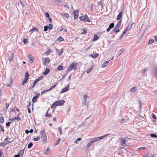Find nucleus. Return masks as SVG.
<instances>
[{
    "instance_id": "1",
    "label": "nucleus",
    "mask_w": 157,
    "mask_h": 157,
    "mask_svg": "<svg viewBox=\"0 0 157 157\" xmlns=\"http://www.w3.org/2000/svg\"><path fill=\"white\" fill-rule=\"evenodd\" d=\"M109 135V134H107L103 136L100 137L94 138H93L91 139L90 140V141L93 144L95 142L97 141H99L104 138H105V137L106 136H107Z\"/></svg>"
},
{
    "instance_id": "2",
    "label": "nucleus",
    "mask_w": 157,
    "mask_h": 157,
    "mask_svg": "<svg viewBox=\"0 0 157 157\" xmlns=\"http://www.w3.org/2000/svg\"><path fill=\"white\" fill-rule=\"evenodd\" d=\"M77 64L76 63H72L71 64L69 67L67 69V72H69L70 71L72 70L73 69H74L75 70L76 69Z\"/></svg>"
},
{
    "instance_id": "3",
    "label": "nucleus",
    "mask_w": 157,
    "mask_h": 157,
    "mask_svg": "<svg viewBox=\"0 0 157 157\" xmlns=\"http://www.w3.org/2000/svg\"><path fill=\"white\" fill-rule=\"evenodd\" d=\"M41 139L43 142L47 140V136L46 133L44 131H42L40 132Z\"/></svg>"
},
{
    "instance_id": "4",
    "label": "nucleus",
    "mask_w": 157,
    "mask_h": 157,
    "mask_svg": "<svg viewBox=\"0 0 157 157\" xmlns=\"http://www.w3.org/2000/svg\"><path fill=\"white\" fill-rule=\"evenodd\" d=\"M29 76V74L28 72H26L25 75V77L21 83L22 85H24L26 82L28 80Z\"/></svg>"
},
{
    "instance_id": "5",
    "label": "nucleus",
    "mask_w": 157,
    "mask_h": 157,
    "mask_svg": "<svg viewBox=\"0 0 157 157\" xmlns=\"http://www.w3.org/2000/svg\"><path fill=\"white\" fill-rule=\"evenodd\" d=\"M13 79L12 78H10L6 80V84L8 86H10L12 84Z\"/></svg>"
},
{
    "instance_id": "6",
    "label": "nucleus",
    "mask_w": 157,
    "mask_h": 157,
    "mask_svg": "<svg viewBox=\"0 0 157 157\" xmlns=\"http://www.w3.org/2000/svg\"><path fill=\"white\" fill-rule=\"evenodd\" d=\"M42 60L44 65H46V64L49 63L50 61V59L48 57L43 58L42 59Z\"/></svg>"
},
{
    "instance_id": "7",
    "label": "nucleus",
    "mask_w": 157,
    "mask_h": 157,
    "mask_svg": "<svg viewBox=\"0 0 157 157\" xmlns=\"http://www.w3.org/2000/svg\"><path fill=\"white\" fill-rule=\"evenodd\" d=\"M56 85H57V84H54V85H53V86H52L49 89L47 90H44V91H42L41 93V95H43L45 92H47L48 91H50L52 89H53L55 87H56Z\"/></svg>"
},
{
    "instance_id": "8",
    "label": "nucleus",
    "mask_w": 157,
    "mask_h": 157,
    "mask_svg": "<svg viewBox=\"0 0 157 157\" xmlns=\"http://www.w3.org/2000/svg\"><path fill=\"white\" fill-rule=\"evenodd\" d=\"M55 102L57 106H59L62 105L64 103V101L63 100H61L56 101Z\"/></svg>"
},
{
    "instance_id": "9",
    "label": "nucleus",
    "mask_w": 157,
    "mask_h": 157,
    "mask_svg": "<svg viewBox=\"0 0 157 157\" xmlns=\"http://www.w3.org/2000/svg\"><path fill=\"white\" fill-rule=\"evenodd\" d=\"M40 93H37L36 95L34 96L32 99V102H33L35 103L36 102V100L37 98L39 97L40 96Z\"/></svg>"
},
{
    "instance_id": "10",
    "label": "nucleus",
    "mask_w": 157,
    "mask_h": 157,
    "mask_svg": "<svg viewBox=\"0 0 157 157\" xmlns=\"http://www.w3.org/2000/svg\"><path fill=\"white\" fill-rule=\"evenodd\" d=\"M114 23H111L109 25V27L107 29H106L107 32H109L110 31L111 29L113 28L114 27Z\"/></svg>"
},
{
    "instance_id": "11",
    "label": "nucleus",
    "mask_w": 157,
    "mask_h": 157,
    "mask_svg": "<svg viewBox=\"0 0 157 157\" xmlns=\"http://www.w3.org/2000/svg\"><path fill=\"white\" fill-rule=\"evenodd\" d=\"M123 13L122 11L120 12V13L119 14V15H118L117 18V19L118 20H119L120 19H121V21H120V22H121V18H122V16H123Z\"/></svg>"
},
{
    "instance_id": "12",
    "label": "nucleus",
    "mask_w": 157,
    "mask_h": 157,
    "mask_svg": "<svg viewBox=\"0 0 157 157\" xmlns=\"http://www.w3.org/2000/svg\"><path fill=\"white\" fill-rule=\"evenodd\" d=\"M11 140V138H5L4 140V142H5V143L6 144V145L7 144H8L10 143H11L12 141H10Z\"/></svg>"
},
{
    "instance_id": "13",
    "label": "nucleus",
    "mask_w": 157,
    "mask_h": 157,
    "mask_svg": "<svg viewBox=\"0 0 157 157\" xmlns=\"http://www.w3.org/2000/svg\"><path fill=\"white\" fill-rule=\"evenodd\" d=\"M74 19H77L78 16V12L77 10H75L74 11Z\"/></svg>"
},
{
    "instance_id": "14",
    "label": "nucleus",
    "mask_w": 157,
    "mask_h": 157,
    "mask_svg": "<svg viewBox=\"0 0 157 157\" xmlns=\"http://www.w3.org/2000/svg\"><path fill=\"white\" fill-rule=\"evenodd\" d=\"M137 90V87L136 86H134L130 89L129 90L131 93H133L136 92Z\"/></svg>"
},
{
    "instance_id": "15",
    "label": "nucleus",
    "mask_w": 157,
    "mask_h": 157,
    "mask_svg": "<svg viewBox=\"0 0 157 157\" xmlns=\"http://www.w3.org/2000/svg\"><path fill=\"white\" fill-rule=\"evenodd\" d=\"M19 114H18L17 117H15L13 118V119H10L11 121H15L16 120H17V121H20L21 120V119L18 117V116H19Z\"/></svg>"
},
{
    "instance_id": "16",
    "label": "nucleus",
    "mask_w": 157,
    "mask_h": 157,
    "mask_svg": "<svg viewBox=\"0 0 157 157\" xmlns=\"http://www.w3.org/2000/svg\"><path fill=\"white\" fill-rule=\"evenodd\" d=\"M14 58V55L13 53H12L11 56L8 58V59L10 62H11L13 60Z\"/></svg>"
},
{
    "instance_id": "17",
    "label": "nucleus",
    "mask_w": 157,
    "mask_h": 157,
    "mask_svg": "<svg viewBox=\"0 0 157 157\" xmlns=\"http://www.w3.org/2000/svg\"><path fill=\"white\" fill-rule=\"evenodd\" d=\"M50 149L49 147H48L45 151L44 153L46 155H48L50 153Z\"/></svg>"
},
{
    "instance_id": "18",
    "label": "nucleus",
    "mask_w": 157,
    "mask_h": 157,
    "mask_svg": "<svg viewBox=\"0 0 157 157\" xmlns=\"http://www.w3.org/2000/svg\"><path fill=\"white\" fill-rule=\"evenodd\" d=\"M84 17L85 18V21H86L87 22H90V21L89 18L88 17V15L87 14H85Z\"/></svg>"
},
{
    "instance_id": "19",
    "label": "nucleus",
    "mask_w": 157,
    "mask_h": 157,
    "mask_svg": "<svg viewBox=\"0 0 157 157\" xmlns=\"http://www.w3.org/2000/svg\"><path fill=\"white\" fill-rule=\"evenodd\" d=\"M109 61L105 62L102 64V67H104L108 65Z\"/></svg>"
},
{
    "instance_id": "20",
    "label": "nucleus",
    "mask_w": 157,
    "mask_h": 157,
    "mask_svg": "<svg viewBox=\"0 0 157 157\" xmlns=\"http://www.w3.org/2000/svg\"><path fill=\"white\" fill-rule=\"evenodd\" d=\"M49 72V69L48 68H46L45 70V71L43 72V74L44 75H47Z\"/></svg>"
},
{
    "instance_id": "21",
    "label": "nucleus",
    "mask_w": 157,
    "mask_h": 157,
    "mask_svg": "<svg viewBox=\"0 0 157 157\" xmlns=\"http://www.w3.org/2000/svg\"><path fill=\"white\" fill-rule=\"evenodd\" d=\"M28 57L29 59V62H31V63H32L34 60V59L32 57L33 56L29 54V55Z\"/></svg>"
},
{
    "instance_id": "22",
    "label": "nucleus",
    "mask_w": 157,
    "mask_h": 157,
    "mask_svg": "<svg viewBox=\"0 0 157 157\" xmlns=\"http://www.w3.org/2000/svg\"><path fill=\"white\" fill-rule=\"evenodd\" d=\"M99 54L98 53L95 54H91L90 56L94 59L97 58Z\"/></svg>"
},
{
    "instance_id": "23",
    "label": "nucleus",
    "mask_w": 157,
    "mask_h": 157,
    "mask_svg": "<svg viewBox=\"0 0 157 157\" xmlns=\"http://www.w3.org/2000/svg\"><path fill=\"white\" fill-rule=\"evenodd\" d=\"M35 31H38V29L37 28V27H34L32 29H31L30 30V32H34Z\"/></svg>"
},
{
    "instance_id": "24",
    "label": "nucleus",
    "mask_w": 157,
    "mask_h": 157,
    "mask_svg": "<svg viewBox=\"0 0 157 157\" xmlns=\"http://www.w3.org/2000/svg\"><path fill=\"white\" fill-rule=\"evenodd\" d=\"M24 153V150H21L19 151V153H18V154H19V155H21V157H22Z\"/></svg>"
},
{
    "instance_id": "25",
    "label": "nucleus",
    "mask_w": 157,
    "mask_h": 157,
    "mask_svg": "<svg viewBox=\"0 0 157 157\" xmlns=\"http://www.w3.org/2000/svg\"><path fill=\"white\" fill-rule=\"evenodd\" d=\"M68 87H65V88L63 89L62 91L61 92V93H64L69 90V89H68Z\"/></svg>"
},
{
    "instance_id": "26",
    "label": "nucleus",
    "mask_w": 157,
    "mask_h": 157,
    "mask_svg": "<svg viewBox=\"0 0 157 157\" xmlns=\"http://www.w3.org/2000/svg\"><path fill=\"white\" fill-rule=\"evenodd\" d=\"M56 51L57 52L58 55L59 56H60L63 53L62 51H59L57 49H56Z\"/></svg>"
},
{
    "instance_id": "27",
    "label": "nucleus",
    "mask_w": 157,
    "mask_h": 157,
    "mask_svg": "<svg viewBox=\"0 0 157 157\" xmlns=\"http://www.w3.org/2000/svg\"><path fill=\"white\" fill-rule=\"evenodd\" d=\"M125 139H122L121 140V144L123 145H125Z\"/></svg>"
},
{
    "instance_id": "28",
    "label": "nucleus",
    "mask_w": 157,
    "mask_h": 157,
    "mask_svg": "<svg viewBox=\"0 0 157 157\" xmlns=\"http://www.w3.org/2000/svg\"><path fill=\"white\" fill-rule=\"evenodd\" d=\"M93 144L91 142H89L87 144L86 147L87 148H89V147L92 145Z\"/></svg>"
},
{
    "instance_id": "29",
    "label": "nucleus",
    "mask_w": 157,
    "mask_h": 157,
    "mask_svg": "<svg viewBox=\"0 0 157 157\" xmlns=\"http://www.w3.org/2000/svg\"><path fill=\"white\" fill-rule=\"evenodd\" d=\"M44 77V76H41L39 77L37 79H36L35 80L37 82H38L40 80L42 79H43V78Z\"/></svg>"
},
{
    "instance_id": "30",
    "label": "nucleus",
    "mask_w": 157,
    "mask_h": 157,
    "mask_svg": "<svg viewBox=\"0 0 157 157\" xmlns=\"http://www.w3.org/2000/svg\"><path fill=\"white\" fill-rule=\"evenodd\" d=\"M121 22H120V21H119V23L117 24V25H116V26H115V29H117L119 28L121 25Z\"/></svg>"
},
{
    "instance_id": "31",
    "label": "nucleus",
    "mask_w": 157,
    "mask_h": 157,
    "mask_svg": "<svg viewBox=\"0 0 157 157\" xmlns=\"http://www.w3.org/2000/svg\"><path fill=\"white\" fill-rule=\"evenodd\" d=\"M85 18L84 17V16H82L79 17V19L81 21H85Z\"/></svg>"
},
{
    "instance_id": "32",
    "label": "nucleus",
    "mask_w": 157,
    "mask_h": 157,
    "mask_svg": "<svg viewBox=\"0 0 157 157\" xmlns=\"http://www.w3.org/2000/svg\"><path fill=\"white\" fill-rule=\"evenodd\" d=\"M63 69V66L61 65H59L57 68V70L61 71Z\"/></svg>"
},
{
    "instance_id": "33",
    "label": "nucleus",
    "mask_w": 157,
    "mask_h": 157,
    "mask_svg": "<svg viewBox=\"0 0 157 157\" xmlns=\"http://www.w3.org/2000/svg\"><path fill=\"white\" fill-rule=\"evenodd\" d=\"M40 137L39 136H37L36 138H34L33 139V140L34 141H37L40 140Z\"/></svg>"
},
{
    "instance_id": "34",
    "label": "nucleus",
    "mask_w": 157,
    "mask_h": 157,
    "mask_svg": "<svg viewBox=\"0 0 157 157\" xmlns=\"http://www.w3.org/2000/svg\"><path fill=\"white\" fill-rule=\"evenodd\" d=\"M46 117H52L51 114L50 113H48V112L46 113L45 115Z\"/></svg>"
},
{
    "instance_id": "35",
    "label": "nucleus",
    "mask_w": 157,
    "mask_h": 157,
    "mask_svg": "<svg viewBox=\"0 0 157 157\" xmlns=\"http://www.w3.org/2000/svg\"><path fill=\"white\" fill-rule=\"evenodd\" d=\"M33 145V144L32 142L30 143L28 146V147L29 148H31Z\"/></svg>"
},
{
    "instance_id": "36",
    "label": "nucleus",
    "mask_w": 157,
    "mask_h": 157,
    "mask_svg": "<svg viewBox=\"0 0 157 157\" xmlns=\"http://www.w3.org/2000/svg\"><path fill=\"white\" fill-rule=\"evenodd\" d=\"M56 106H57V105L56 104V103L55 102H54L52 105V106H51V108L52 109L54 108L55 107H56Z\"/></svg>"
},
{
    "instance_id": "37",
    "label": "nucleus",
    "mask_w": 157,
    "mask_h": 157,
    "mask_svg": "<svg viewBox=\"0 0 157 157\" xmlns=\"http://www.w3.org/2000/svg\"><path fill=\"white\" fill-rule=\"evenodd\" d=\"M154 74L155 75V76L157 77V67H155V72Z\"/></svg>"
},
{
    "instance_id": "38",
    "label": "nucleus",
    "mask_w": 157,
    "mask_h": 157,
    "mask_svg": "<svg viewBox=\"0 0 157 157\" xmlns=\"http://www.w3.org/2000/svg\"><path fill=\"white\" fill-rule=\"evenodd\" d=\"M151 136L153 138H157V135L154 134H151Z\"/></svg>"
},
{
    "instance_id": "39",
    "label": "nucleus",
    "mask_w": 157,
    "mask_h": 157,
    "mask_svg": "<svg viewBox=\"0 0 157 157\" xmlns=\"http://www.w3.org/2000/svg\"><path fill=\"white\" fill-rule=\"evenodd\" d=\"M5 143V142L4 141L3 142L0 143V146L1 147L5 146L6 145Z\"/></svg>"
},
{
    "instance_id": "40",
    "label": "nucleus",
    "mask_w": 157,
    "mask_h": 157,
    "mask_svg": "<svg viewBox=\"0 0 157 157\" xmlns=\"http://www.w3.org/2000/svg\"><path fill=\"white\" fill-rule=\"evenodd\" d=\"M92 70V67H91L89 69L87 70L86 71V72L87 74L89 73Z\"/></svg>"
},
{
    "instance_id": "41",
    "label": "nucleus",
    "mask_w": 157,
    "mask_h": 157,
    "mask_svg": "<svg viewBox=\"0 0 157 157\" xmlns=\"http://www.w3.org/2000/svg\"><path fill=\"white\" fill-rule=\"evenodd\" d=\"M51 51L50 49H48V51L45 52V54H46L47 55H48L49 53L51 52Z\"/></svg>"
},
{
    "instance_id": "42",
    "label": "nucleus",
    "mask_w": 157,
    "mask_h": 157,
    "mask_svg": "<svg viewBox=\"0 0 157 157\" xmlns=\"http://www.w3.org/2000/svg\"><path fill=\"white\" fill-rule=\"evenodd\" d=\"M4 119L3 117H0V122L2 123L4 122Z\"/></svg>"
},
{
    "instance_id": "43",
    "label": "nucleus",
    "mask_w": 157,
    "mask_h": 157,
    "mask_svg": "<svg viewBox=\"0 0 157 157\" xmlns=\"http://www.w3.org/2000/svg\"><path fill=\"white\" fill-rule=\"evenodd\" d=\"M37 82H38L36 80L34 81L33 84V87L36 85Z\"/></svg>"
},
{
    "instance_id": "44",
    "label": "nucleus",
    "mask_w": 157,
    "mask_h": 157,
    "mask_svg": "<svg viewBox=\"0 0 157 157\" xmlns=\"http://www.w3.org/2000/svg\"><path fill=\"white\" fill-rule=\"evenodd\" d=\"M98 38L99 37L98 36H95L93 39V40L95 41L97 40L98 39Z\"/></svg>"
},
{
    "instance_id": "45",
    "label": "nucleus",
    "mask_w": 157,
    "mask_h": 157,
    "mask_svg": "<svg viewBox=\"0 0 157 157\" xmlns=\"http://www.w3.org/2000/svg\"><path fill=\"white\" fill-rule=\"evenodd\" d=\"M154 42V40L153 39H150L149 41V43L152 44Z\"/></svg>"
},
{
    "instance_id": "46",
    "label": "nucleus",
    "mask_w": 157,
    "mask_h": 157,
    "mask_svg": "<svg viewBox=\"0 0 157 157\" xmlns=\"http://www.w3.org/2000/svg\"><path fill=\"white\" fill-rule=\"evenodd\" d=\"M58 40H59V41H61L63 40V39L62 37L60 36L58 38Z\"/></svg>"
},
{
    "instance_id": "47",
    "label": "nucleus",
    "mask_w": 157,
    "mask_h": 157,
    "mask_svg": "<svg viewBox=\"0 0 157 157\" xmlns=\"http://www.w3.org/2000/svg\"><path fill=\"white\" fill-rule=\"evenodd\" d=\"M60 140H61L60 139V138L58 139L56 143V145H58L60 143Z\"/></svg>"
},
{
    "instance_id": "48",
    "label": "nucleus",
    "mask_w": 157,
    "mask_h": 157,
    "mask_svg": "<svg viewBox=\"0 0 157 157\" xmlns=\"http://www.w3.org/2000/svg\"><path fill=\"white\" fill-rule=\"evenodd\" d=\"M48 29L50 30L52 28V25L51 24H49L48 26Z\"/></svg>"
},
{
    "instance_id": "49",
    "label": "nucleus",
    "mask_w": 157,
    "mask_h": 157,
    "mask_svg": "<svg viewBox=\"0 0 157 157\" xmlns=\"http://www.w3.org/2000/svg\"><path fill=\"white\" fill-rule=\"evenodd\" d=\"M64 16L67 18H68L69 17V15L67 13H65L64 14Z\"/></svg>"
},
{
    "instance_id": "50",
    "label": "nucleus",
    "mask_w": 157,
    "mask_h": 157,
    "mask_svg": "<svg viewBox=\"0 0 157 157\" xmlns=\"http://www.w3.org/2000/svg\"><path fill=\"white\" fill-rule=\"evenodd\" d=\"M83 32L81 33V34H84L86 33L87 32L85 29L82 30Z\"/></svg>"
},
{
    "instance_id": "51",
    "label": "nucleus",
    "mask_w": 157,
    "mask_h": 157,
    "mask_svg": "<svg viewBox=\"0 0 157 157\" xmlns=\"http://www.w3.org/2000/svg\"><path fill=\"white\" fill-rule=\"evenodd\" d=\"M48 27L47 26H45L44 27V31H46L48 30Z\"/></svg>"
},
{
    "instance_id": "52",
    "label": "nucleus",
    "mask_w": 157,
    "mask_h": 157,
    "mask_svg": "<svg viewBox=\"0 0 157 157\" xmlns=\"http://www.w3.org/2000/svg\"><path fill=\"white\" fill-rule=\"evenodd\" d=\"M147 70V69H144V70H143L142 71V73L143 74H144L146 71Z\"/></svg>"
},
{
    "instance_id": "53",
    "label": "nucleus",
    "mask_w": 157,
    "mask_h": 157,
    "mask_svg": "<svg viewBox=\"0 0 157 157\" xmlns=\"http://www.w3.org/2000/svg\"><path fill=\"white\" fill-rule=\"evenodd\" d=\"M131 26H128L125 29L128 31L131 29Z\"/></svg>"
},
{
    "instance_id": "54",
    "label": "nucleus",
    "mask_w": 157,
    "mask_h": 157,
    "mask_svg": "<svg viewBox=\"0 0 157 157\" xmlns=\"http://www.w3.org/2000/svg\"><path fill=\"white\" fill-rule=\"evenodd\" d=\"M152 117L154 119H156V116L154 113H153L152 114Z\"/></svg>"
},
{
    "instance_id": "55",
    "label": "nucleus",
    "mask_w": 157,
    "mask_h": 157,
    "mask_svg": "<svg viewBox=\"0 0 157 157\" xmlns=\"http://www.w3.org/2000/svg\"><path fill=\"white\" fill-rule=\"evenodd\" d=\"M146 149V148L145 147H140L138 148L139 151H140V150H143Z\"/></svg>"
},
{
    "instance_id": "56",
    "label": "nucleus",
    "mask_w": 157,
    "mask_h": 157,
    "mask_svg": "<svg viewBox=\"0 0 157 157\" xmlns=\"http://www.w3.org/2000/svg\"><path fill=\"white\" fill-rule=\"evenodd\" d=\"M27 41L28 40L27 39H25L23 40V42L25 44Z\"/></svg>"
},
{
    "instance_id": "57",
    "label": "nucleus",
    "mask_w": 157,
    "mask_h": 157,
    "mask_svg": "<svg viewBox=\"0 0 157 157\" xmlns=\"http://www.w3.org/2000/svg\"><path fill=\"white\" fill-rule=\"evenodd\" d=\"M125 120L124 119H122L121 120V123L122 124L123 123L125 122Z\"/></svg>"
},
{
    "instance_id": "58",
    "label": "nucleus",
    "mask_w": 157,
    "mask_h": 157,
    "mask_svg": "<svg viewBox=\"0 0 157 157\" xmlns=\"http://www.w3.org/2000/svg\"><path fill=\"white\" fill-rule=\"evenodd\" d=\"M11 123L10 122H8L6 123V125L7 126H9L10 125Z\"/></svg>"
},
{
    "instance_id": "59",
    "label": "nucleus",
    "mask_w": 157,
    "mask_h": 157,
    "mask_svg": "<svg viewBox=\"0 0 157 157\" xmlns=\"http://www.w3.org/2000/svg\"><path fill=\"white\" fill-rule=\"evenodd\" d=\"M59 132L60 135L62 134V131L61 128H59Z\"/></svg>"
},
{
    "instance_id": "60",
    "label": "nucleus",
    "mask_w": 157,
    "mask_h": 157,
    "mask_svg": "<svg viewBox=\"0 0 157 157\" xmlns=\"http://www.w3.org/2000/svg\"><path fill=\"white\" fill-rule=\"evenodd\" d=\"M9 106V104L7 103H6V108L7 109L8 108Z\"/></svg>"
},
{
    "instance_id": "61",
    "label": "nucleus",
    "mask_w": 157,
    "mask_h": 157,
    "mask_svg": "<svg viewBox=\"0 0 157 157\" xmlns=\"http://www.w3.org/2000/svg\"><path fill=\"white\" fill-rule=\"evenodd\" d=\"M20 157V155H19V154H18L17 155H15L14 157Z\"/></svg>"
},
{
    "instance_id": "62",
    "label": "nucleus",
    "mask_w": 157,
    "mask_h": 157,
    "mask_svg": "<svg viewBox=\"0 0 157 157\" xmlns=\"http://www.w3.org/2000/svg\"><path fill=\"white\" fill-rule=\"evenodd\" d=\"M45 15H46V17H49V14L48 13H45Z\"/></svg>"
},
{
    "instance_id": "63",
    "label": "nucleus",
    "mask_w": 157,
    "mask_h": 157,
    "mask_svg": "<svg viewBox=\"0 0 157 157\" xmlns=\"http://www.w3.org/2000/svg\"><path fill=\"white\" fill-rule=\"evenodd\" d=\"M25 132L26 134H28L29 132V131L26 130L25 131Z\"/></svg>"
},
{
    "instance_id": "64",
    "label": "nucleus",
    "mask_w": 157,
    "mask_h": 157,
    "mask_svg": "<svg viewBox=\"0 0 157 157\" xmlns=\"http://www.w3.org/2000/svg\"><path fill=\"white\" fill-rule=\"evenodd\" d=\"M120 30L119 29H117L114 31V32L115 33H118L120 31Z\"/></svg>"
}]
</instances>
